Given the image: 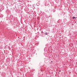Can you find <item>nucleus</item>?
I'll return each instance as SVG.
<instances>
[{
    "label": "nucleus",
    "instance_id": "f03ea898",
    "mask_svg": "<svg viewBox=\"0 0 77 77\" xmlns=\"http://www.w3.org/2000/svg\"><path fill=\"white\" fill-rule=\"evenodd\" d=\"M73 19H74V18H75V17H73Z\"/></svg>",
    "mask_w": 77,
    "mask_h": 77
},
{
    "label": "nucleus",
    "instance_id": "f257e3e1",
    "mask_svg": "<svg viewBox=\"0 0 77 77\" xmlns=\"http://www.w3.org/2000/svg\"><path fill=\"white\" fill-rule=\"evenodd\" d=\"M44 34L45 35H47V32H45Z\"/></svg>",
    "mask_w": 77,
    "mask_h": 77
}]
</instances>
